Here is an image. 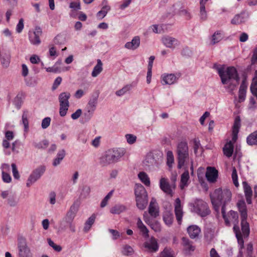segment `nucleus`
<instances>
[{"label":"nucleus","mask_w":257,"mask_h":257,"mask_svg":"<svg viewBox=\"0 0 257 257\" xmlns=\"http://www.w3.org/2000/svg\"><path fill=\"white\" fill-rule=\"evenodd\" d=\"M214 68L217 69L222 83L227 85L225 88L230 92L233 91L238 85L239 81V77L236 69L234 67H228L224 69L222 67H219L216 64L214 65Z\"/></svg>","instance_id":"1"},{"label":"nucleus","mask_w":257,"mask_h":257,"mask_svg":"<svg viewBox=\"0 0 257 257\" xmlns=\"http://www.w3.org/2000/svg\"><path fill=\"white\" fill-rule=\"evenodd\" d=\"M210 196L214 210L217 212H219L221 205H222L221 208L224 207V209H226V205L231 200V193L229 189H222L219 188L215 189Z\"/></svg>","instance_id":"2"},{"label":"nucleus","mask_w":257,"mask_h":257,"mask_svg":"<svg viewBox=\"0 0 257 257\" xmlns=\"http://www.w3.org/2000/svg\"><path fill=\"white\" fill-rule=\"evenodd\" d=\"M125 153L124 149L108 150L100 158L99 163L103 167L118 162Z\"/></svg>","instance_id":"3"},{"label":"nucleus","mask_w":257,"mask_h":257,"mask_svg":"<svg viewBox=\"0 0 257 257\" xmlns=\"http://www.w3.org/2000/svg\"><path fill=\"white\" fill-rule=\"evenodd\" d=\"M178 168L181 169L189 159V149L188 144L185 141L179 142L177 146Z\"/></svg>","instance_id":"4"},{"label":"nucleus","mask_w":257,"mask_h":257,"mask_svg":"<svg viewBox=\"0 0 257 257\" xmlns=\"http://www.w3.org/2000/svg\"><path fill=\"white\" fill-rule=\"evenodd\" d=\"M193 207L194 211L202 217H206L211 213L207 203L202 200L197 199Z\"/></svg>","instance_id":"5"},{"label":"nucleus","mask_w":257,"mask_h":257,"mask_svg":"<svg viewBox=\"0 0 257 257\" xmlns=\"http://www.w3.org/2000/svg\"><path fill=\"white\" fill-rule=\"evenodd\" d=\"M46 170L44 166H40L35 169L29 177L26 185L28 187H30L33 184L39 179Z\"/></svg>","instance_id":"6"},{"label":"nucleus","mask_w":257,"mask_h":257,"mask_svg":"<svg viewBox=\"0 0 257 257\" xmlns=\"http://www.w3.org/2000/svg\"><path fill=\"white\" fill-rule=\"evenodd\" d=\"M42 34V29L36 27L34 32H29V38L31 44L35 45H38L41 43L40 37Z\"/></svg>","instance_id":"7"},{"label":"nucleus","mask_w":257,"mask_h":257,"mask_svg":"<svg viewBox=\"0 0 257 257\" xmlns=\"http://www.w3.org/2000/svg\"><path fill=\"white\" fill-rule=\"evenodd\" d=\"M162 41L166 47L170 49H175L180 45V42L178 39L169 36H164Z\"/></svg>","instance_id":"8"},{"label":"nucleus","mask_w":257,"mask_h":257,"mask_svg":"<svg viewBox=\"0 0 257 257\" xmlns=\"http://www.w3.org/2000/svg\"><path fill=\"white\" fill-rule=\"evenodd\" d=\"M144 246L150 252H156L159 249V245L157 239L151 237L150 239L144 243Z\"/></svg>","instance_id":"9"},{"label":"nucleus","mask_w":257,"mask_h":257,"mask_svg":"<svg viewBox=\"0 0 257 257\" xmlns=\"http://www.w3.org/2000/svg\"><path fill=\"white\" fill-rule=\"evenodd\" d=\"M205 176L208 181L214 183L216 181L218 177V171L214 167H208Z\"/></svg>","instance_id":"10"},{"label":"nucleus","mask_w":257,"mask_h":257,"mask_svg":"<svg viewBox=\"0 0 257 257\" xmlns=\"http://www.w3.org/2000/svg\"><path fill=\"white\" fill-rule=\"evenodd\" d=\"M175 213L178 223H180L182 221L183 212L181 204V200L179 198H177L175 200Z\"/></svg>","instance_id":"11"},{"label":"nucleus","mask_w":257,"mask_h":257,"mask_svg":"<svg viewBox=\"0 0 257 257\" xmlns=\"http://www.w3.org/2000/svg\"><path fill=\"white\" fill-rule=\"evenodd\" d=\"M182 245L186 253L193 251L195 249V246L193 245V242L185 237L182 238Z\"/></svg>","instance_id":"12"},{"label":"nucleus","mask_w":257,"mask_h":257,"mask_svg":"<svg viewBox=\"0 0 257 257\" xmlns=\"http://www.w3.org/2000/svg\"><path fill=\"white\" fill-rule=\"evenodd\" d=\"M160 187L165 193L172 196L173 192L171 187L167 179L162 178L160 181Z\"/></svg>","instance_id":"13"},{"label":"nucleus","mask_w":257,"mask_h":257,"mask_svg":"<svg viewBox=\"0 0 257 257\" xmlns=\"http://www.w3.org/2000/svg\"><path fill=\"white\" fill-rule=\"evenodd\" d=\"M162 83L163 85H171L175 83L177 80V78L174 74H164L162 76Z\"/></svg>","instance_id":"14"},{"label":"nucleus","mask_w":257,"mask_h":257,"mask_svg":"<svg viewBox=\"0 0 257 257\" xmlns=\"http://www.w3.org/2000/svg\"><path fill=\"white\" fill-rule=\"evenodd\" d=\"M78 210V205L74 203L70 208L65 218L66 221H73Z\"/></svg>","instance_id":"15"},{"label":"nucleus","mask_w":257,"mask_h":257,"mask_svg":"<svg viewBox=\"0 0 257 257\" xmlns=\"http://www.w3.org/2000/svg\"><path fill=\"white\" fill-rule=\"evenodd\" d=\"M242 185L246 202L248 204H250L252 202L251 198L252 196V191L251 188L248 184L246 182H243Z\"/></svg>","instance_id":"16"},{"label":"nucleus","mask_w":257,"mask_h":257,"mask_svg":"<svg viewBox=\"0 0 257 257\" xmlns=\"http://www.w3.org/2000/svg\"><path fill=\"white\" fill-rule=\"evenodd\" d=\"M237 206L240 214L241 219H247V208L245 201L243 200H239Z\"/></svg>","instance_id":"17"},{"label":"nucleus","mask_w":257,"mask_h":257,"mask_svg":"<svg viewBox=\"0 0 257 257\" xmlns=\"http://www.w3.org/2000/svg\"><path fill=\"white\" fill-rule=\"evenodd\" d=\"M135 194L136 196V199L148 196L147 192L145 188L141 184H137L136 185Z\"/></svg>","instance_id":"18"},{"label":"nucleus","mask_w":257,"mask_h":257,"mask_svg":"<svg viewBox=\"0 0 257 257\" xmlns=\"http://www.w3.org/2000/svg\"><path fill=\"white\" fill-rule=\"evenodd\" d=\"M187 232L190 237L192 239H194L198 237L201 232V229L198 226L192 225L187 228Z\"/></svg>","instance_id":"19"},{"label":"nucleus","mask_w":257,"mask_h":257,"mask_svg":"<svg viewBox=\"0 0 257 257\" xmlns=\"http://www.w3.org/2000/svg\"><path fill=\"white\" fill-rule=\"evenodd\" d=\"M140 44V39L139 37L136 36L132 40L125 43L124 47L128 49L135 50L139 47Z\"/></svg>","instance_id":"20"},{"label":"nucleus","mask_w":257,"mask_h":257,"mask_svg":"<svg viewBox=\"0 0 257 257\" xmlns=\"http://www.w3.org/2000/svg\"><path fill=\"white\" fill-rule=\"evenodd\" d=\"M137 207L140 210H144L146 208L148 203V196L136 199Z\"/></svg>","instance_id":"21"},{"label":"nucleus","mask_w":257,"mask_h":257,"mask_svg":"<svg viewBox=\"0 0 257 257\" xmlns=\"http://www.w3.org/2000/svg\"><path fill=\"white\" fill-rule=\"evenodd\" d=\"M98 95L93 97L90 99L87 105V109L90 112H94L97 103Z\"/></svg>","instance_id":"22"},{"label":"nucleus","mask_w":257,"mask_h":257,"mask_svg":"<svg viewBox=\"0 0 257 257\" xmlns=\"http://www.w3.org/2000/svg\"><path fill=\"white\" fill-rule=\"evenodd\" d=\"M174 220L173 214L169 211H166L163 214V220L168 226H171Z\"/></svg>","instance_id":"23"},{"label":"nucleus","mask_w":257,"mask_h":257,"mask_svg":"<svg viewBox=\"0 0 257 257\" xmlns=\"http://www.w3.org/2000/svg\"><path fill=\"white\" fill-rule=\"evenodd\" d=\"M126 210V207L120 204H117L113 206L110 210V212L112 214H119Z\"/></svg>","instance_id":"24"},{"label":"nucleus","mask_w":257,"mask_h":257,"mask_svg":"<svg viewBox=\"0 0 257 257\" xmlns=\"http://www.w3.org/2000/svg\"><path fill=\"white\" fill-rule=\"evenodd\" d=\"M66 155L65 151L64 149L59 150L57 154L56 157L54 159L53 165L55 167L59 165Z\"/></svg>","instance_id":"25"},{"label":"nucleus","mask_w":257,"mask_h":257,"mask_svg":"<svg viewBox=\"0 0 257 257\" xmlns=\"http://www.w3.org/2000/svg\"><path fill=\"white\" fill-rule=\"evenodd\" d=\"M224 154L227 157H230L233 152V145L231 141L225 144L223 148Z\"/></svg>","instance_id":"26"},{"label":"nucleus","mask_w":257,"mask_h":257,"mask_svg":"<svg viewBox=\"0 0 257 257\" xmlns=\"http://www.w3.org/2000/svg\"><path fill=\"white\" fill-rule=\"evenodd\" d=\"M70 93L67 92L61 93L59 95V101L60 104H69V99L70 97Z\"/></svg>","instance_id":"27"},{"label":"nucleus","mask_w":257,"mask_h":257,"mask_svg":"<svg viewBox=\"0 0 257 257\" xmlns=\"http://www.w3.org/2000/svg\"><path fill=\"white\" fill-rule=\"evenodd\" d=\"M102 63L100 59L97 61V64L93 68L91 75L93 77L98 76L102 71Z\"/></svg>","instance_id":"28"},{"label":"nucleus","mask_w":257,"mask_h":257,"mask_svg":"<svg viewBox=\"0 0 257 257\" xmlns=\"http://www.w3.org/2000/svg\"><path fill=\"white\" fill-rule=\"evenodd\" d=\"M246 86L244 84V81H243L240 86L238 92L239 102L243 101L245 98Z\"/></svg>","instance_id":"29"},{"label":"nucleus","mask_w":257,"mask_h":257,"mask_svg":"<svg viewBox=\"0 0 257 257\" xmlns=\"http://www.w3.org/2000/svg\"><path fill=\"white\" fill-rule=\"evenodd\" d=\"M241 226L243 235L244 236H248L250 232V229L249 224L247 222V219H241Z\"/></svg>","instance_id":"30"},{"label":"nucleus","mask_w":257,"mask_h":257,"mask_svg":"<svg viewBox=\"0 0 257 257\" xmlns=\"http://www.w3.org/2000/svg\"><path fill=\"white\" fill-rule=\"evenodd\" d=\"M245 21V18L244 17V14L241 13L236 15L231 20V23L233 25H239Z\"/></svg>","instance_id":"31"},{"label":"nucleus","mask_w":257,"mask_h":257,"mask_svg":"<svg viewBox=\"0 0 257 257\" xmlns=\"http://www.w3.org/2000/svg\"><path fill=\"white\" fill-rule=\"evenodd\" d=\"M248 145L250 146L257 145V131L250 134L246 139Z\"/></svg>","instance_id":"32"},{"label":"nucleus","mask_w":257,"mask_h":257,"mask_svg":"<svg viewBox=\"0 0 257 257\" xmlns=\"http://www.w3.org/2000/svg\"><path fill=\"white\" fill-rule=\"evenodd\" d=\"M61 61L58 60L52 67L45 68L46 70L48 72H52L55 73H59L61 71L60 65L61 64Z\"/></svg>","instance_id":"33"},{"label":"nucleus","mask_w":257,"mask_h":257,"mask_svg":"<svg viewBox=\"0 0 257 257\" xmlns=\"http://www.w3.org/2000/svg\"><path fill=\"white\" fill-rule=\"evenodd\" d=\"M148 211L150 215L154 218H156L159 216L158 208L156 207L152 201L150 202Z\"/></svg>","instance_id":"34"},{"label":"nucleus","mask_w":257,"mask_h":257,"mask_svg":"<svg viewBox=\"0 0 257 257\" xmlns=\"http://www.w3.org/2000/svg\"><path fill=\"white\" fill-rule=\"evenodd\" d=\"M189 179V171L186 170L181 175L180 187L183 189L185 186L187 185V182Z\"/></svg>","instance_id":"35"},{"label":"nucleus","mask_w":257,"mask_h":257,"mask_svg":"<svg viewBox=\"0 0 257 257\" xmlns=\"http://www.w3.org/2000/svg\"><path fill=\"white\" fill-rule=\"evenodd\" d=\"M140 180L147 186H150V181L148 175L144 172H141L138 174Z\"/></svg>","instance_id":"36"},{"label":"nucleus","mask_w":257,"mask_h":257,"mask_svg":"<svg viewBox=\"0 0 257 257\" xmlns=\"http://www.w3.org/2000/svg\"><path fill=\"white\" fill-rule=\"evenodd\" d=\"M23 94L22 93H19L14 98V103L18 109H20L23 103Z\"/></svg>","instance_id":"37"},{"label":"nucleus","mask_w":257,"mask_h":257,"mask_svg":"<svg viewBox=\"0 0 257 257\" xmlns=\"http://www.w3.org/2000/svg\"><path fill=\"white\" fill-rule=\"evenodd\" d=\"M1 63L4 67L9 66L10 62V56L8 54H4L1 56Z\"/></svg>","instance_id":"38"},{"label":"nucleus","mask_w":257,"mask_h":257,"mask_svg":"<svg viewBox=\"0 0 257 257\" xmlns=\"http://www.w3.org/2000/svg\"><path fill=\"white\" fill-rule=\"evenodd\" d=\"M33 144V146L37 149H44L48 146L49 142L48 141L45 140L39 142H34Z\"/></svg>","instance_id":"39"},{"label":"nucleus","mask_w":257,"mask_h":257,"mask_svg":"<svg viewBox=\"0 0 257 257\" xmlns=\"http://www.w3.org/2000/svg\"><path fill=\"white\" fill-rule=\"evenodd\" d=\"M145 163L149 167L154 166L157 164V161L155 159L153 156L151 155L147 156L145 159Z\"/></svg>","instance_id":"40"},{"label":"nucleus","mask_w":257,"mask_h":257,"mask_svg":"<svg viewBox=\"0 0 257 257\" xmlns=\"http://www.w3.org/2000/svg\"><path fill=\"white\" fill-rule=\"evenodd\" d=\"M18 202V199L16 197L15 194L10 193V195L9 196V198L8 199V203L11 206H15L17 204Z\"/></svg>","instance_id":"41"},{"label":"nucleus","mask_w":257,"mask_h":257,"mask_svg":"<svg viewBox=\"0 0 257 257\" xmlns=\"http://www.w3.org/2000/svg\"><path fill=\"white\" fill-rule=\"evenodd\" d=\"M160 257H174L173 251L170 248L165 247L161 252Z\"/></svg>","instance_id":"42"},{"label":"nucleus","mask_w":257,"mask_h":257,"mask_svg":"<svg viewBox=\"0 0 257 257\" xmlns=\"http://www.w3.org/2000/svg\"><path fill=\"white\" fill-rule=\"evenodd\" d=\"M222 39V36L220 32L218 31L215 32L212 36L211 44L214 45L220 42Z\"/></svg>","instance_id":"43"},{"label":"nucleus","mask_w":257,"mask_h":257,"mask_svg":"<svg viewBox=\"0 0 257 257\" xmlns=\"http://www.w3.org/2000/svg\"><path fill=\"white\" fill-rule=\"evenodd\" d=\"M122 253L124 255H131L134 252V250L132 246L129 245H124L122 247Z\"/></svg>","instance_id":"44"},{"label":"nucleus","mask_w":257,"mask_h":257,"mask_svg":"<svg viewBox=\"0 0 257 257\" xmlns=\"http://www.w3.org/2000/svg\"><path fill=\"white\" fill-rule=\"evenodd\" d=\"M174 162V158L173 152L171 151H168L167 153V165L170 168L172 167V164Z\"/></svg>","instance_id":"45"},{"label":"nucleus","mask_w":257,"mask_h":257,"mask_svg":"<svg viewBox=\"0 0 257 257\" xmlns=\"http://www.w3.org/2000/svg\"><path fill=\"white\" fill-rule=\"evenodd\" d=\"M131 88L132 86L131 85H126L121 89L116 91L115 92V94L117 96H121L128 91L131 89Z\"/></svg>","instance_id":"46"},{"label":"nucleus","mask_w":257,"mask_h":257,"mask_svg":"<svg viewBox=\"0 0 257 257\" xmlns=\"http://www.w3.org/2000/svg\"><path fill=\"white\" fill-rule=\"evenodd\" d=\"M114 190H111L107 195L106 196L103 198V199L102 200L101 203H100V207L102 208L104 207L107 204V202L109 200V199L111 197V196L113 195Z\"/></svg>","instance_id":"47"},{"label":"nucleus","mask_w":257,"mask_h":257,"mask_svg":"<svg viewBox=\"0 0 257 257\" xmlns=\"http://www.w3.org/2000/svg\"><path fill=\"white\" fill-rule=\"evenodd\" d=\"M28 112L24 111L22 115V121L24 125L25 131H27L29 127V121L28 119Z\"/></svg>","instance_id":"48"},{"label":"nucleus","mask_w":257,"mask_h":257,"mask_svg":"<svg viewBox=\"0 0 257 257\" xmlns=\"http://www.w3.org/2000/svg\"><path fill=\"white\" fill-rule=\"evenodd\" d=\"M69 104H60L59 114L61 116H64L66 115Z\"/></svg>","instance_id":"49"},{"label":"nucleus","mask_w":257,"mask_h":257,"mask_svg":"<svg viewBox=\"0 0 257 257\" xmlns=\"http://www.w3.org/2000/svg\"><path fill=\"white\" fill-rule=\"evenodd\" d=\"M231 177L233 181V183L235 186L238 187L239 186V183L238 182V176L237 174V171L235 167H233Z\"/></svg>","instance_id":"50"},{"label":"nucleus","mask_w":257,"mask_h":257,"mask_svg":"<svg viewBox=\"0 0 257 257\" xmlns=\"http://www.w3.org/2000/svg\"><path fill=\"white\" fill-rule=\"evenodd\" d=\"M90 192V187L87 185L84 186L82 188V191L80 194V197L83 198H86L89 195Z\"/></svg>","instance_id":"51"},{"label":"nucleus","mask_w":257,"mask_h":257,"mask_svg":"<svg viewBox=\"0 0 257 257\" xmlns=\"http://www.w3.org/2000/svg\"><path fill=\"white\" fill-rule=\"evenodd\" d=\"M11 166L12 168L13 175L14 178L17 180L19 179L20 178V176L16 165L15 163H13L12 164Z\"/></svg>","instance_id":"52"},{"label":"nucleus","mask_w":257,"mask_h":257,"mask_svg":"<svg viewBox=\"0 0 257 257\" xmlns=\"http://www.w3.org/2000/svg\"><path fill=\"white\" fill-rule=\"evenodd\" d=\"M240 120L239 117H237L235 118L233 126L232 132H235V133H238L240 125Z\"/></svg>","instance_id":"53"},{"label":"nucleus","mask_w":257,"mask_h":257,"mask_svg":"<svg viewBox=\"0 0 257 257\" xmlns=\"http://www.w3.org/2000/svg\"><path fill=\"white\" fill-rule=\"evenodd\" d=\"M47 240L49 245L51 246L55 250L59 252L62 250L61 246L55 244L54 242L50 238H48Z\"/></svg>","instance_id":"54"},{"label":"nucleus","mask_w":257,"mask_h":257,"mask_svg":"<svg viewBox=\"0 0 257 257\" xmlns=\"http://www.w3.org/2000/svg\"><path fill=\"white\" fill-rule=\"evenodd\" d=\"M200 17L202 21H205L207 18V15L205 11V7L202 6L200 8Z\"/></svg>","instance_id":"55"},{"label":"nucleus","mask_w":257,"mask_h":257,"mask_svg":"<svg viewBox=\"0 0 257 257\" xmlns=\"http://www.w3.org/2000/svg\"><path fill=\"white\" fill-rule=\"evenodd\" d=\"M51 119L50 117L44 118L42 121L41 126L42 128H47L50 124Z\"/></svg>","instance_id":"56"},{"label":"nucleus","mask_w":257,"mask_h":257,"mask_svg":"<svg viewBox=\"0 0 257 257\" xmlns=\"http://www.w3.org/2000/svg\"><path fill=\"white\" fill-rule=\"evenodd\" d=\"M24 27V20L21 18L20 19L18 24L16 27V32L18 33H21Z\"/></svg>","instance_id":"57"},{"label":"nucleus","mask_w":257,"mask_h":257,"mask_svg":"<svg viewBox=\"0 0 257 257\" xmlns=\"http://www.w3.org/2000/svg\"><path fill=\"white\" fill-rule=\"evenodd\" d=\"M192 53L191 50L187 47L184 48L181 51V55L186 57H190Z\"/></svg>","instance_id":"58"},{"label":"nucleus","mask_w":257,"mask_h":257,"mask_svg":"<svg viewBox=\"0 0 257 257\" xmlns=\"http://www.w3.org/2000/svg\"><path fill=\"white\" fill-rule=\"evenodd\" d=\"M69 8L74 11H78L81 9L80 3L78 2H71L70 3Z\"/></svg>","instance_id":"59"},{"label":"nucleus","mask_w":257,"mask_h":257,"mask_svg":"<svg viewBox=\"0 0 257 257\" xmlns=\"http://www.w3.org/2000/svg\"><path fill=\"white\" fill-rule=\"evenodd\" d=\"M125 138L127 140V142L130 144H134L136 141L137 139V137L132 134H127L125 135Z\"/></svg>","instance_id":"60"},{"label":"nucleus","mask_w":257,"mask_h":257,"mask_svg":"<svg viewBox=\"0 0 257 257\" xmlns=\"http://www.w3.org/2000/svg\"><path fill=\"white\" fill-rule=\"evenodd\" d=\"M2 178L4 182L10 183L12 181V178L10 175L4 171L2 172Z\"/></svg>","instance_id":"61"},{"label":"nucleus","mask_w":257,"mask_h":257,"mask_svg":"<svg viewBox=\"0 0 257 257\" xmlns=\"http://www.w3.org/2000/svg\"><path fill=\"white\" fill-rule=\"evenodd\" d=\"M108 231L112 234V238L113 240H116V239H118L120 236V233L116 230H114V229H109Z\"/></svg>","instance_id":"62"},{"label":"nucleus","mask_w":257,"mask_h":257,"mask_svg":"<svg viewBox=\"0 0 257 257\" xmlns=\"http://www.w3.org/2000/svg\"><path fill=\"white\" fill-rule=\"evenodd\" d=\"M193 144H194V146H193L194 152V153L195 154H196L198 149L199 148V147L201 146L200 141L199 140V139H194L193 140Z\"/></svg>","instance_id":"63"},{"label":"nucleus","mask_w":257,"mask_h":257,"mask_svg":"<svg viewBox=\"0 0 257 257\" xmlns=\"http://www.w3.org/2000/svg\"><path fill=\"white\" fill-rule=\"evenodd\" d=\"M251 65L257 63V47L253 51V54L251 59Z\"/></svg>","instance_id":"64"}]
</instances>
